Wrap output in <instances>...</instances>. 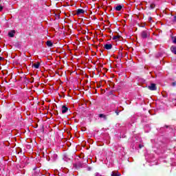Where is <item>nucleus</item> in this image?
<instances>
[{"mask_svg": "<svg viewBox=\"0 0 176 176\" xmlns=\"http://www.w3.org/2000/svg\"><path fill=\"white\" fill-rule=\"evenodd\" d=\"M149 31H143V32H142V38H148V36H149Z\"/></svg>", "mask_w": 176, "mask_h": 176, "instance_id": "f257e3e1", "label": "nucleus"}, {"mask_svg": "<svg viewBox=\"0 0 176 176\" xmlns=\"http://www.w3.org/2000/svg\"><path fill=\"white\" fill-rule=\"evenodd\" d=\"M142 146H144L142 144H139L140 149H141V148H142Z\"/></svg>", "mask_w": 176, "mask_h": 176, "instance_id": "6ab92c4d", "label": "nucleus"}, {"mask_svg": "<svg viewBox=\"0 0 176 176\" xmlns=\"http://www.w3.org/2000/svg\"><path fill=\"white\" fill-rule=\"evenodd\" d=\"M16 34V31L12 30L10 32H8V35L10 38H13L14 36V34Z\"/></svg>", "mask_w": 176, "mask_h": 176, "instance_id": "39448f33", "label": "nucleus"}, {"mask_svg": "<svg viewBox=\"0 0 176 176\" xmlns=\"http://www.w3.org/2000/svg\"><path fill=\"white\" fill-rule=\"evenodd\" d=\"M54 157H57V155H54Z\"/></svg>", "mask_w": 176, "mask_h": 176, "instance_id": "b1692460", "label": "nucleus"}, {"mask_svg": "<svg viewBox=\"0 0 176 176\" xmlns=\"http://www.w3.org/2000/svg\"><path fill=\"white\" fill-rule=\"evenodd\" d=\"M151 9H155V5L151 4Z\"/></svg>", "mask_w": 176, "mask_h": 176, "instance_id": "2eb2a0df", "label": "nucleus"}, {"mask_svg": "<svg viewBox=\"0 0 176 176\" xmlns=\"http://www.w3.org/2000/svg\"><path fill=\"white\" fill-rule=\"evenodd\" d=\"M84 13H85V10L78 8V9L76 10V14L77 16H80V14H84Z\"/></svg>", "mask_w": 176, "mask_h": 176, "instance_id": "7ed1b4c3", "label": "nucleus"}, {"mask_svg": "<svg viewBox=\"0 0 176 176\" xmlns=\"http://www.w3.org/2000/svg\"><path fill=\"white\" fill-rule=\"evenodd\" d=\"M3 9V7L0 6V12H2V10Z\"/></svg>", "mask_w": 176, "mask_h": 176, "instance_id": "f3484780", "label": "nucleus"}, {"mask_svg": "<svg viewBox=\"0 0 176 176\" xmlns=\"http://www.w3.org/2000/svg\"><path fill=\"white\" fill-rule=\"evenodd\" d=\"M95 176H101V175H100V173H96L95 174Z\"/></svg>", "mask_w": 176, "mask_h": 176, "instance_id": "dca6fc26", "label": "nucleus"}, {"mask_svg": "<svg viewBox=\"0 0 176 176\" xmlns=\"http://www.w3.org/2000/svg\"><path fill=\"white\" fill-rule=\"evenodd\" d=\"M104 49H106L107 50H111V49H112L111 44H106V45H104Z\"/></svg>", "mask_w": 176, "mask_h": 176, "instance_id": "423d86ee", "label": "nucleus"}, {"mask_svg": "<svg viewBox=\"0 0 176 176\" xmlns=\"http://www.w3.org/2000/svg\"><path fill=\"white\" fill-rule=\"evenodd\" d=\"M111 176H120V175H118V173H116L115 172H112L111 173Z\"/></svg>", "mask_w": 176, "mask_h": 176, "instance_id": "4468645a", "label": "nucleus"}, {"mask_svg": "<svg viewBox=\"0 0 176 176\" xmlns=\"http://www.w3.org/2000/svg\"><path fill=\"white\" fill-rule=\"evenodd\" d=\"M170 50L172 53H174V54H176V47L175 46H172L170 47Z\"/></svg>", "mask_w": 176, "mask_h": 176, "instance_id": "9d476101", "label": "nucleus"}, {"mask_svg": "<svg viewBox=\"0 0 176 176\" xmlns=\"http://www.w3.org/2000/svg\"><path fill=\"white\" fill-rule=\"evenodd\" d=\"M99 118H102V119H104V120H107V116L104 114H100Z\"/></svg>", "mask_w": 176, "mask_h": 176, "instance_id": "f8f14e48", "label": "nucleus"}, {"mask_svg": "<svg viewBox=\"0 0 176 176\" xmlns=\"http://www.w3.org/2000/svg\"><path fill=\"white\" fill-rule=\"evenodd\" d=\"M113 41H119V36H113Z\"/></svg>", "mask_w": 176, "mask_h": 176, "instance_id": "ddd939ff", "label": "nucleus"}, {"mask_svg": "<svg viewBox=\"0 0 176 176\" xmlns=\"http://www.w3.org/2000/svg\"><path fill=\"white\" fill-rule=\"evenodd\" d=\"M68 111V108L65 106L62 107V113H67Z\"/></svg>", "mask_w": 176, "mask_h": 176, "instance_id": "0eeeda50", "label": "nucleus"}, {"mask_svg": "<svg viewBox=\"0 0 176 176\" xmlns=\"http://www.w3.org/2000/svg\"><path fill=\"white\" fill-rule=\"evenodd\" d=\"M150 20H152V18H150Z\"/></svg>", "mask_w": 176, "mask_h": 176, "instance_id": "393cba45", "label": "nucleus"}, {"mask_svg": "<svg viewBox=\"0 0 176 176\" xmlns=\"http://www.w3.org/2000/svg\"><path fill=\"white\" fill-rule=\"evenodd\" d=\"M174 21L176 22V16H174Z\"/></svg>", "mask_w": 176, "mask_h": 176, "instance_id": "412c9836", "label": "nucleus"}, {"mask_svg": "<svg viewBox=\"0 0 176 176\" xmlns=\"http://www.w3.org/2000/svg\"><path fill=\"white\" fill-rule=\"evenodd\" d=\"M0 60H3V58H2V57H0Z\"/></svg>", "mask_w": 176, "mask_h": 176, "instance_id": "5701e85b", "label": "nucleus"}, {"mask_svg": "<svg viewBox=\"0 0 176 176\" xmlns=\"http://www.w3.org/2000/svg\"><path fill=\"white\" fill-rule=\"evenodd\" d=\"M41 65V63H34V65H32V67H34L36 69H38V68H39Z\"/></svg>", "mask_w": 176, "mask_h": 176, "instance_id": "6e6552de", "label": "nucleus"}, {"mask_svg": "<svg viewBox=\"0 0 176 176\" xmlns=\"http://www.w3.org/2000/svg\"><path fill=\"white\" fill-rule=\"evenodd\" d=\"M116 113L117 116L119 115V111H116Z\"/></svg>", "mask_w": 176, "mask_h": 176, "instance_id": "aec40b11", "label": "nucleus"}, {"mask_svg": "<svg viewBox=\"0 0 176 176\" xmlns=\"http://www.w3.org/2000/svg\"><path fill=\"white\" fill-rule=\"evenodd\" d=\"M82 164L80 162H78L74 164V167H75V168H76L77 170L78 168H82Z\"/></svg>", "mask_w": 176, "mask_h": 176, "instance_id": "f03ea898", "label": "nucleus"}, {"mask_svg": "<svg viewBox=\"0 0 176 176\" xmlns=\"http://www.w3.org/2000/svg\"><path fill=\"white\" fill-rule=\"evenodd\" d=\"M173 43H176V36H175V38L173 39Z\"/></svg>", "mask_w": 176, "mask_h": 176, "instance_id": "a211bd4d", "label": "nucleus"}, {"mask_svg": "<svg viewBox=\"0 0 176 176\" xmlns=\"http://www.w3.org/2000/svg\"><path fill=\"white\" fill-rule=\"evenodd\" d=\"M173 86H175L176 83L175 82H173Z\"/></svg>", "mask_w": 176, "mask_h": 176, "instance_id": "4be33fe9", "label": "nucleus"}, {"mask_svg": "<svg viewBox=\"0 0 176 176\" xmlns=\"http://www.w3.org/2000/svg\"><path fill=\"white\" fill-rule=\"evenodd\" d=\"M47 46H48V47H52V46H53V43H52V41H47Z\"/></svg>", "mask_w": 176, "mask_h": 176, "instance_id": "9b49d317", "label": "nucleus"}, {"mask_svg": "<svg viewBox=\"0 0 176 176\" xmlns=\"http://www.w3.org/2000/svg\"><path fill=\"white\" fill-rule=\"evenodd\" d=\"M148 89H149V90H156V85L151 84L150 86L148 87Z\"/></svg>", "mask_w": 176, "mask_h": 176, "instance_id": "20e7f679", "label": "nucleus"}, {"mask_svg": "<svg viewBox=\"0 0 176 176\" xmlns=\"http://www.w3.org/2000/svg\"><path fill=\"white\" fill-rule=\"evenodd\" d=\"M122 8H123V6L119 5V6H117L116 7V10H117V12H120V10H122Z\"/></svg>", "mask_w": 176, "mask_h": 176, "instance_id": "1a4fd4ad", "label": "nucleus"}]
</instances>
